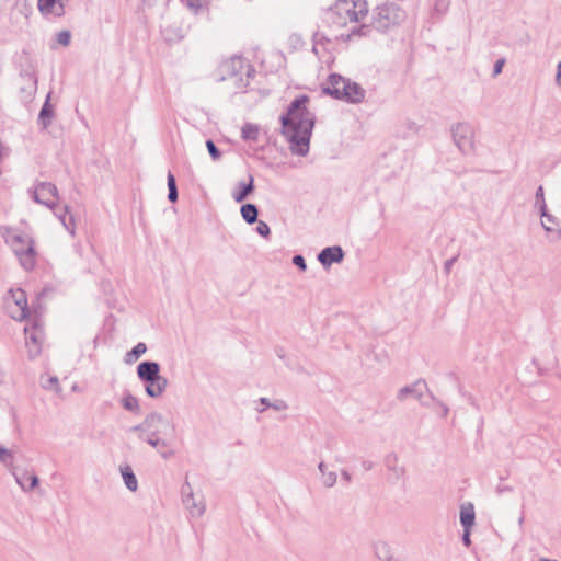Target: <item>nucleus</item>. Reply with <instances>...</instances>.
I'll use <instances>...</instances> for the list:
<instances>
[{"instance_id":"f8f14e48","label":"nucleus","mask_w":561,"mask_h":561,"mask_svg":"<svg viewBox=\"0 0 561 561\" xmlns=\"http://www.w3.org/2000/svg\"><path fill=\"white\" fill-rule=\"evenodd\" d=\"M5 309L14 320L22 321L26 319L30 309L25 291L20 288L10 289L5 297Z\"/></svg>"},{"instance_id":"ddd939ff","label":"nucleus","mask_w":561,"mask_h":561,"mask_svg":"<svg viewBox=\"0 0 561 561\" xmlns=\"http://www.w3.org/2000/svg\"><path fill=\"white\" fill-rule=\"evenodd\" d=\"M25 332V348L27 353V357L33 360L39 356L42 353V344H43V330L38 324L26 325L24 328Z\"/></svg>"},{"instance_id":"20e7f679","label":"nucleus","mask_w":561,"mask_h":561,"mask_svg":"<svg viewBox=\"0 0 561 561\" xmlns=\"http://www.w3.org/2000/svg\"><path fill=\"white\" fill-rule=\"evenodd\" d=\"M28 195L37 204L44 205L54 211L64 228L73 237L76 234L77 219L68 206H58L59 195L56 185L49 182H39L28 190Z\"/></svg>"},{"instance_id":"2f4dec72","label":"nucleus","mask_w":561,"mask_h":561,"mask_svg":"<svg viewBox=\"0 0 561 561\" xmlns=\"http://www.w3.org/2000/svg\"><path fill=\"white\" fill-rule=\"evenodd\" d=\"M70 41L71 33L67 30L60 31L56 34V42L64 47H67L70 44Z\"/></svg>"},{"instance_id":"6e6552de","label":"nucleus","mask_w":561,"mask_h":561,"mask_svg":"<svg viewBox=\"0 0 561 561\" xmlns=\"http://www.w3.org/2000/svg\"><path fill=\"white\" fill-rule=\"evenodd\" d=\"M324 90L335 99L348 103H359L365 96V91L359 84L340 75H331Z\"/></svg>"},{"instance_id":"49530a36","label":"nucleus","mask_w":561,"mask_h":561,"mask_svg":"<svg viewBox=\"0 0 561 561\" xmlns=\"http://www.w3.org/2000/svg\"><path fill=\"white\" fill-rule=\"evenodd\" d=\"M545 201L543 187L539 186L535 194V202Z\"/></svg>"},{"instance_id":"9d476101","label":"nucleus","mask_w":561,"mask_h":561,"mask_svg":"<svg viewBox=\"0 0 561 561\" xmlns=\"http://www.w3.org/2000/svg\"><path fill=\"white\" fill-rule=\"evenodd\" d=\"M181 501L191 519H199L206 512L205 497L201 492H195L188 481L181 486Z\"/></svg>"},{"instance_id":"f03ea898","label":"nucleus","mask_w":561,"mask_h":561,"mask_svg":"<svg viewBox=\"0 0 561 561\" xmlns=\"http://www.w3.org/2000/svg\"><path fill=\"white\" fill-rule=\"evenodd\" d=\"M130 431L136 433L140 440L156 449L164 460L171 459L175 456L174 446L169 438L174 436L175 425L162 413H148L144 421L140 424L133 426Z\"/></svg>"},{"instance_id":"4c0bfd02","label":"nucleus","mask_w":561,"mask_h":561,"mask_svg":"<svg viewBox=\"0 0 561 561\" xmlns=\"http://www.w3.org/2000/svg\"><path fill=\"white\" fill-rule=\"evenodd\" d=\"M535 208L537 209L540 218L550 214L549 209H548V206L546 204V201H539V202H535Z\"/></svg>"},{"instance_id":"1a4fd4ad","label":"nucleus","mask_w":561,"mask_h":561,"mask_svg":"<svg viewBox=\"0 0 561 561\" xmlns=\"http://www.w3.org/2000/svg\"><path fill=\"white\" fill-rule=\"evenodd\" d=\"M220 69L222 79L232 80L236 88L241 89L248 85L252 69L244 58L233 56L224 61Z\"/></svg>"},{"instance_id":"f3484780","label":"nucleus","mask_w":561,"mask_h":561,"mask_svg":"<svg viewBox=\"0 0 561 561\" xmlns=\"http://www.w3.org/2000/svg\"><path fill=\"white\" fill-rule=\"evenodd\" d=\"M12 474L15 478V482L20 485V488L24 492H31L38 485V478L35 473L23 472L18 473L15 470H12Z\"/></svg>"},{"instance_id":"09e8293b","label":"nucleus","mask_w":561,"mask_h":561,"mask_svg":"<svg viewBox=\"0 0 561 561\" xmlns=\"http://www.w3.org/2000/svg\"><path fill=\"white\" fill-rule=\"evenodd\" d=\"M342 477H343V479H345L347 482L351 480V476H350V473H348L347 471H343V472H342Z\"/></svg>"},{"instance_id":"dca6fc26","label":"nucleus","mask_w":561,"mask_h":561,"mask_svg":"<svg viewBox=\"0 0 561 561\" xmlns=\"http://www.w3.org/2000/svg\"><path fill=\"white\" fill-rule=\"evenodd\" d=\"M343 256L344 253L340 247H328L319 253L318 260L323 266H330L333 263H340Z\"/></svg>"},{"instance_id":"cd10ccee","label":"nucleus","mask_w":561,"mask_h":561,"mask_svg":"<svg viewBox=\"0 0 561 561\" xmlns=\"http://www.w3.org/2000/svg\"><path fill=\"white\" fill-rule=\"evenodd\" d=\"M241 216L248 224H254L257 220V208L253 204H244L241 207Z\"/></svg>"},{"instance_id":"4468645a","label":"nucleus","mask_w":561,"mask_h":561,"mask_svg":"<svg viewBox=\"0 0 561 561\" xmlns=\"http://www.w3.org/2000/svg\"><path fill=\"white\" fill-rule=\"evenodd\" d=\"M37 9L46 19L61 18L66 13V0H37Z\"/></svg>"},{"instance_id":"f704fd0d","label":"nucleus","mask_w":561,"mask_h":561,"mask_svg":"<svg viewBox=\"0 0 561 561\" xmlns=\"http://www.w3.org/2000/svg\"><path fill=\"white\" fill-rule=\"evenodd\" d=\"M256 232L263 238H268L271 234L270 226L265 221L260 220L257 221Z\"/></svg>"},{"instance_id":"9b49d317","label":"nucleus","mask_w":561,"mask_h":561,"mask_svg":"<svg viewBox=\"0 0 561 561\" xmlns=\"http://www.w3.org/2000/svg\"><path fill=\"white\" fill-rule=\"evenodd\" d=\"M405 18L404 11L396 3L379 5L374 15V23L378 30H387L400 24Z\"/></svg>"},{"instance_id":"b1692460","label":"nucleus","mask_w":561,"mask_h":561,"mask_svg":"<svg viewBox=\"0 0 561 561\" xmlns=\"http://www.w3.org/2000/svg\"><path fill=\"white\" fill-rule=\"evenodd\" d=\"M253 176H250L249 183H240L238 191L232 193V197L237 203L243 202L253 191Z\"/></svg>"},{"instance_id":"58836bf2","label":"nucleus","mask_w":561,"mask_h":561,"mask_svg":"<svg viewBox=\"0 0 561 561\" xmlns=\"http://www.w3.org/2000/svg\"><path fill=\"white\" fill-rule=\"evenodd\" d=\"M271 409L280 412V411L287 410L288 404L286 403V401H284L282 399H277V400L272 401Z\"/></svg>"},{"instance_id":"c03bdc74","label":"nucleus","mask_w":561,"mask_h":561,"mask_svg":"<svg viewBox=\"0 0 561 561\" xmlns=\"http://www.w3.org/2000/svg\"><path fill=\"white\" fill-rule=\"evenodd\" d=\"M11 153V149L8 147V146H4L1 141H0V161L4 160L5 158H8Z\"/></svg>"},{"instance_id":"a19ab883","label":"nucleus","mask_w":561,"mask_h":561,"mask_svg":"<svg viewBox=\"0 0 561 561\" xmlns=\"http://www.w3.org/2000/svg\"><path fill=\"white\" fill-rule=\"evenodd\" d=\"M27 81L30 83V91H28V96H32L34 94V92L36 91V85H37V79L34 75H28L27 76Z\"/></svg>"},{"instance_id":"a18cd8bd","label":"nucleus","mask_w":561,"mask_h":561,"mask_svg":"<svg viewBox=\"0 0 561 561\" xmlns=\"http://www.w3.org/2000/svg\"><path fill=\"white\" fill-rule=\"evenodd\" d=\"M504 62H505L504 59L496 60V62L494 65V69H493V75L494 76H497V75H500L502 72Z\"/></svg>"},{"instance_id":"ea45409f","label":"nucleus","mask_w":561,"mask_h":561,"mask_svg":"<svg viewBox=\"0 0 561 561\" xmlns=\"http://www.w3.org/2000/svg\"><path fill=\"white\" fill-rule=\"evenodd\" d=\"M260 407H256L259 413H263L266 409L271 408L272 401L267 398H261L259 401Z\"/></svg>"},{"instance_id":"aec40b11","label":"nucleus","mask_w":561,"mask_h":561,"mask_svg":"<svg viewBox=\"0 0 561 561\" xmlns=\"http://www.w3.org/2000/svg\"><path fill=\"white\" fill-rule=\"evenodd\" d=\"M318 469L321 473L320 481L325 488H332L337 481L335 470L331 469L327 463L320 462Z\"/></svg>"},{"instance_id":"f257e3e1","label":"nucleus","mask_w":561,"mask_h":561,"mask_svg":"<svg viewBox=\"0 0 561 561\" xmlns=\"http://www.w3.org/2000/svg\"><path fill=\"white\" fill-rule=\"evenodd\" d=\"M307 96L297 98L280 117L282 133L294 154L306 156L309 152L310 137L314 125V116L307 108Z\"/></svg>"},{"instance_id":"de8ad7c7","label":"nucleus","mask_w":561,"mask_h":561,"mask_svg":"<svg viewBox=\"0 0 561 561\" xmlns=\"http://www.w3.org/2000/svg\"><path fill=\"white\" fill-rule=\"evenodd\" d=\"M556 84L561 88V61L557 65Z\"/></svg>"},{"instance_id":"473e14b6","label":"nucleus","mask_w":561,"mask_h":561,"mask_svg":"<svg viewBox=\"0 0 561 561\" xmlns=\"http://www.w3.org/2000/svg\"><path fill=\"white\" fill-rule=\"evenodd\" d=\"M449 5H450V0H435L434 2V11L437 13V14H445L448 9H449Z\"/></svg>"},{"instance_id":"7ed1b4c3","label":"nucleus","mask_w":561,"mask_h":561,"mask_svg":"<svg viewBox=\"0 0 561 561\" xmlns=\"http://www.w3.org/2000/svg\"><path fill=\"white\" fill-rule=\"evenodd\" d=\"M367 16L366 0H337L330 13V19L337 28H346L337 35L343 41L368 36L371 28L365 23Z\"/></svg>"},{"instance_id":"79ce46f5","label":"nucleus","mask_w":561,"mask_h":561,"mask_svg":"<svg viewBox=\"0 0 561 561\" xmlns=\"http://www.w3.org/2000/svg\"><path fill=\"white\" fill-rule=\"evenodd\" d=\"M293 263L298 266L301 271H306L307 265L305 259L301 255H295L293 259Z\"/></svg>"},{"instance_id":"a878e982","label":"nucleus","mask_w":561,"mask_h":561,"mask_svg":"<svg viewBox=\"0 0 561 561\" xmlns=\"http://www.w3.org/2000/svg\"><path fill=\"white\" fill-rule=\"evenodd\" d=\"M122 407L129 412L139 414L140 413V404L138 399L131 393H126L123 396L121 400Z\"/></svg>"},{"instance_id":"37998d69","label":"nucleus","mask_w":561,"mask_h":561,"mask_svg":"<svg viewBox=\"0 0 561 561\" xmlns=\"http://www.w3.org/2000/svg\"><path fill=\"white\" fill-rule=\"evenodd\" d=\"M471 529L472 528H463V534H462V542L466 547H470L471 545V539H470V536H471Z\"/></svg>"},{"instance_id":"423d86ee","label":"nucleus","mask_w":561,"mask_h":561,"mask_svg":"<svg viewBox=\"0 0 561 561\" xmlns=\"http://www.w3.org/2000/svg\"><path fill=\"white\" fill-rule=\"evenodd\" d=\"M449 136L451 144L462 157H472L477 153V130L470 122L453 123L449 126Z\"/></svg>"},{"instance_id":"8fccbe9b","label":"nucleus","mask_w":561,"mask_h":561,"mask_svg":"<svg viewBox=\"0 0 561 561\" xmlns=\"http://www.w3.org/2000/svg\"><path fill=\"white\" fill-rule=\"evenodd\" d=\"M524 522V516L522 515L519 518H518V524L522 525Z\"/></svg>"},{"instance_id":"c85d7f7f","label":"nucleus","mask_w":561,"mask_h":561,"mask_svg":"<svg viewBox=\"0 0 561 561\" xmlns=\"http://www.w3.org/2000/svg\"><path fill=\"white\" fill-rule=\"evenodd\" d=\"M0 462L3 463L11 471L15 470L13 468V454L11 450L0 446Z\"/></svg>"},{"instance_id":"c756f323","label":"nucleus","mask_w":561,"mask_h":561,"mask_svg":"<svg viewBox=\"0 0 561 561\" xmlns=\"http://www.w3.org/2000/svg\"><path fill=\"white\" fill-rule=\"evenodd\" d=\"M168 188H169V195H168L169 201L175 202L178 199V190H176V184H175V178L171 172H169V174H168Z\"/></svg>"},{"instance_id":"6ab92c4d","label":"nucleus","mask_w":561,"mask_h":561,"mask_svg":"<svg viewBox=\"0 0 561 561\" xmlns=\"http://www.w3.org/2000/svg\"><path fill=\"white\" fill-rule=\"evenodd\" d=\"M425 387V382L422 380H417L409 386L402 387L399 389L397 398L399 400H405L409 397L420 398L422 396V390Z\"/></svg>"},{"instance_id":"2eb2a0df","label":"nucleus","mask_w":561,"mask_h":561,"mask_svg":"<svg viewBox=\"0 0 561 561\" xmlns=\"http://www.w3.org/2000/svg\"><path fill=\"white\" fill-rule=\"evenodd\" d=\"M540 225L550 240L561 239V219L553 214L540 218Z\"/></svg>"},{"instance_id":"4be33fe9","label":"nucleus","mask_w":561,"mask_h":561,"mask_svg":"<svg viewBox=\"0 0 561 561\" xmlns=\"http://www.w3.org/2000/svg\"><path fill=\"white\" fill-rule=\"evenodd\" d=\"M119 471H121L125 486L129 491L136 492L138 489V480H137L135 473L133 472L131 467L128 465L121 466Z\"/></svg>"},{"instance_id":"5701e85b","label":"nucleus","mask_w":561,"mask_h":561,"mask_svg":"<svg viewBox=\"0 0 561 561\" xmlns=\"http://www.w3.org/2000/svg\"><path fill=\"white\" fill-rule=\"evenodd\" d=\"M147 352V345L142 342L136 344L130 351L124 356V363L131 365L137 362Z\"/></svg>"},{"instance_id":"412c9836","label":"nucleus","mask_w":561,"mask_h":561,"mask_svg":"<svg viewBox=\"0 0 561 561\" xmlns=\"http://www.w3.org/2000/svg\"><path fill=\"white\" fill-rule=\"evenodd\" d=\"M53 117H54V108L50 104V93H48V95L45 100V103L39 112L38 123L45 129L51 124Z\"/></svg>"},{"instance_id":"a211bd4d","label":"nucleus","mask_w":561,"mask_h":561,"mask_svg":"<svg viewBox=\"0 0 561 561\" xmlns=\"http://www.w3.org/2000/svg\"><path fill=\"white\" fill-rule=\"evenodd\" d=\"M459 519L462 528H472L476 523V512L472 503H463L460 506Z\"/></svg>"},{"instance_id":"7c9ffc66","label":"nucleus","mask_w":561,"mask_h":561,"mask_svg":"<svg viewBox=\"0 0 561 561\" xmlns=\"http://www.w3.org/2000/svg\"><path fill=\"white\" fill-rule=\"evenodd\" d=\"M42 386L43 388L45 389H48V390H58L59 388V382H58V378L55 377V376H47L46 378H42Z\"/></svg>"},{"instance_id":"bb28decb","label":"nucleus","mask_w":561,"mask_h":561,"mask_svg":"<svg viewBox=\"0 0 561 561\" xmlns=\"http://www.w3.org/2000/svg\"><path fill=\"white\" fill-rule=\"evenodd\" d=\"M260 128L255 124L247 123L241 129L242 138L249 141H256L259 138Z\"/></svg>"},{"instance_id":"0eeeda50","label":"nucleus","mask_w":561,"mask_h":561,"mask_svg":"<svg viewBox=\"0 0 561 561\" xmlns=\"http://www.w3.org/2000/svg\"><path fill=\"white\" fill-rule=\"evenodd\" d=\"M137 376L146 383L145 391L150 398L162 397L168 387V380L160 375V365L157 362H141L137 366Z\"/></svg>"},{"instance_id":"c9c22d12","label":"nucleus","mask_w":561,"mask_h":561,"mask_svg":"<svg viewBox=\"0 0 561 561\" xmlns=\"http://www.w3.org/2000/svg\"><path fill=\"white\" fill-rule=\"evenodd\" d=\"M376 553L380 559H388L389 558V548L387 543L380 542L376 545Z\"/></svg>"},{"instance_id":"393cba45","label":"nucleus","mask_w":561,"mask_h":561,"mask_svg":"<svg viewBox=\"0 0 561 561\" xmlns=\"http://www.w3.org/2000/svg\"><path fill=\"white\" fill-rule=\"evenodd\" d=\"M193 14L197 15L208 8V0H180Z\"/></svg>"},{"instance_id":"e433bc0d","label":"nucleus","mask_w":561,"mask_h":561,"mask_svg":"<svg viewBox=\"0 0 561 561\" xmlns=\"http://www.w3.org/2000/svg\"><path fill=\"white\" fill-rule=\"evenodd\" d=\"M206 147L208 149L209 154L214 160H218L220 158V151L217 149L213 140L206 141Z\"/></svg>"},{"instance_id":"39448f33","label":"nucleus","mask_w":561,"mask_h":561,"mask_svg":"<svg viewBox=\"0 0 561 561\" xmlns=\"http://www.w3.org/2000/svg\"><path fill=\"white\" fill-rule=\"evenodd\" d=\"M2 236L5 243L13 250L23 268L32 270L36 263L33 239L27 233L11 227L4 228Z\"/></svg>"},{"instance_id":"72a5a7b5","label":"nucleus","mask_w":561,"mask_h":561,"mask_svg":"<svg viewBox=\"0 0 561 561\" xmlns=\"http://www.w3.org/2000/svg\"><path fill=\"white\" fill-rule=\"evenodd\" d=\"M433 409L440 417H446L449 413V408L447 407V404H445L444 402H442L439 400L434 399Z\"/></svg>"}]
</instances>
